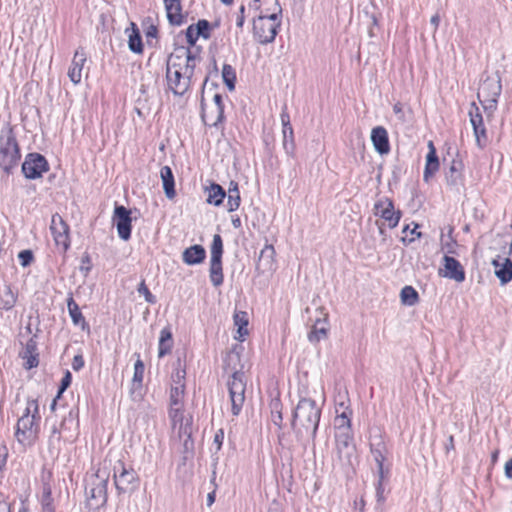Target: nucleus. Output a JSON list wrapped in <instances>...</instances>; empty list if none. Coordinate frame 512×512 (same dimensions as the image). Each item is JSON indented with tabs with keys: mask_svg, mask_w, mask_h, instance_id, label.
<instances>
[{
	"mask_svg": "<svg viewBox=\"0 0 512 512\" xmlns=\"http://www.w3.org/2000/svg\"><path fill=\"white\" fill-rule=\"evenodd\" d=\"M372 454L374 456V459L377 463V467H378V475L381 474V478H384V466H383V463H384V460H385V457L384 455L382 454V452L379 450V449H376V450H372Z\"/></svg>",
	"mask_w": 512,
	"mask_h": 512,
	"instance_id": "nucleus-51",
	"label": "nucleus"
},
{
	"mask_svg": "<svg viewBox=\"0 0 512 512\" xmlns=\"http://www.w3.org/2000/svg\"><path fill=\"white\" fill-rule=\"evenodd\" d=\"M129 49L134 53H142L143 51V44L142 39L139 34L138 30H133L132 33L129 35V41H128Z\"/></svg>",
	"mask_w": 512,
	"mask_h": 512,
	"instance_id": "nucleus-43",
	"label": "nucleus"
},
{
	"mask_svg": "<svg viewBox=\"0 0 512 512\" xmlns=\"http://www.w3.org/2000/svg\"><path fill=\"white\" fill-rule=\"evenodd\" d=\"M463 164L461 160L453 159L448 171L445 173L446 182L450 186H456L460 183L462 177Z\"/></svg>",
	"mask_w": 512,
	"mask_h": 512,
	"instance_id": "nucleus-29",
	"label": "nucleus"
},
{
	"mask_svg": "<svg viewBox=\"0 0 512 512\" xmlns=\"http://www.w3.org/2000/svg\"><path fill=\"white\" fill-rule=\"evenodd\" d=\"M393 111H394L395 115L397 116V118L401 122H405L406 121L405 114H404V111H403V106H402L401 103L398 102V103L394 104Z\"/></svg>",
	"mask_w": 512,
	"mask_h": 512,
	"instance_id": "nucleus-59",
	"label": "nucleus"
},
{
	"mask_svg": "<svg viewBox=\"0 0 512 512\" xmlns=\"http://www.w3.org/2000/svg\"><path fill=\"white\" fill-rule=\"evenodd\" d=\"M50 231L55 245L66 252L70 247V230L68 224L58 213L52 215Z\"/></svg>",
	"mask_w": 512,
	"mask_h": 512,
	"instance_id": "nucleus-9",
	"label": "nucleus"
},
{
	"mask_svg": "<svg viewBox=\"0 0 512 512\" xmlns=\"http://www.w3.org/2000/svg\"><path fill=\"white\" fill-rule=\"evenodd\" d=\"M494 273L502 284L512 280V261L509 258H498L492 261Z\"/></svg>",
	"mask_w": 512,
	"mask_h": 512,
	"instance_id": "nucleus-20",
	"label": "nucleus"
},
{
	"mask_svg": "<svg viewBox=\"0 0 512 512\" xmlns=\"http://www.w3.org/2000/svg\"><path fill=\"white\" fill-rule=\"evenodd\" d=\"M224 439V432L222 429L218 430L214 436V443L216 444L217 450L221 449L222 443Z\"/></svg>",
	"mask_w": 512,
	"mask_h": 512,
	"instance_id": "nucleus-60",
	"label": "nucleus"
},
{
	"mask_svg": "<svg viewBox=\"0 0 512 512\" xmlns=\"http://www.w3.org/2000/svg\"><path fill=\"white\" fill-rule=\"evenodd\" d=\"M8 455H9L8 448L5 445H1L0 446V472L3 471V469L6 466Z\"/></svg>",
	"mask_w": 512,
	"mask_h": 512,
	"instance_id": "nucleus-56",
	"label": "nucleus"
},
{
	"mask_svg": "<svg viewBox=\"0 0 512 512\" xmlns=\"http://www.w3.org/2000/svg\"><path fill=\"white\" fill-rule=\"evenodd\" d=\"M18 299V293L14 291L10 284L4 283L0 286V309L11 310Z\"/></svg>",
	"mask_w": 512,
	"mask_h": 512,
	"instance_id": "nucleus-25",
	"label": "nucleus"
},
{
	"mask_svg": "<svg viewBox=\"0 0 512 512\" xmlns=\"http://www.w3.org/2000/svg\"><path fill=\"white\" fill-rule=\"evenodd\" d=\"M278 404H275L274 406V410L272 411V415H271V418H272V422L278 426L279 428L282 427V422H283V416H282V413L280 410H278Z\"/></svg>",
	"mask_w": 512,
	"mask_h": 512,
	"instance_id": "nucleus-55",
	"label": "nucleus"
},
{
	"mask_svg": "<svg viewBox=\"0 0 512 512\" xmlns=\"http://www.w3.org/2000/svg\"><path fill=\"white\" fill-rule=\"evenodd\" d=\"M222 78L229 89V91H233L235 89V82H236V72L235 69L229 65L224 64L222 68Z\"/></svg>",
	"mask_w": 512,
	"mask_h": 512,
	"instance_id": "nucleus-40",
	"label": "nucleus"
},
{
	"mask_svg": "<svg viewBox=\"0 0 512 512\" xmlns=\"http://www.w3.org/2000/svg\"><path fill=\"white\" fill-rule=\"evenodd\" d=\"M336 448L338 457L341 461H345L347 463L351 462V457L354 454L355 446L353 444L352 433L349 431L346 432H336Z\"/></svg>",
	"mask_w": 512,
	"mask_h": 512,
	"instance_id": "nucleus-15",
	"label": "nucleus"
},
{
	"mask_svg": "<svg viewBox=\"0 0 512 512\" xmlns=\"http://www.w3.org/2000/svg\"><path fill=\"white\" fill-rule=\"evenodd\" d=\"M48 169L47 160L39 153L28 154L22 164V172L27 179H38Z\"/></svg>",
	"mask_w": 512,
	"mask_h": 512,
	"instance_id": "nucleus-10",
	"label": "nucleus"
},
{
	"mask_svg": "<svg viewBox=\"0 0 512 512\" xmlns=\"http://www.w3.org/2000/svg\"><path fill=\"white\" fill-rule=\"evenodd\" d=\"M401 303L406 306H414L419 302V294L412 286H405L400 292Z\"/></svg>",
	"mask_w": 512,
	"mask_h": 512,
	"instance_id": "nucleus-38",
	"label": "nucleus"
},
{
	"mask_svg": "<svg viewBox=\"0 0 512 512\" xmlns=\"http://www.w3.org/2000/svg\"><path fill=\"white\" fill-rule=\"evenodd\" d=\"M39 405L37 400L29 399L23 415L18 419L15 437L20 444L31 445L39 431Z\"/></svg>",
	"mask_w": 512,
	"mask_h": 512,
	"instance_id": "nucleus-3",
	"label": "nucleus"
},
{
	"mask_svg": "<svg viewBox=\"0 0 512 512\" xmlns=\"http://www.w3.org/2000/svg\"><path fill=\"white\" fill-rule=\"evenodd\" d=\"M351 410H342L340 414H337L334 419V425L337 432H351Z\"/></svg>",
	"mask_w": 512,
	"mask_h": 512,
	"instance_id": "nucleus-35",
	"label": "nucleus"
},
{
	"mask_svg": "<svg viewBox=\"0 0 512 512\" xmlns=\"http://www.w3.org/2000/svg\"><path fill=\"white\" fill-rule=\"evenodd\" d=\"M215 104V118H211L207 112L202 113V119L205 124L210 126H217L218 123L222 122L224 118V106L222 97L219 94H215L213 98Z\"/></svg>",
	"mask_w": 512,
	"mask_h": 512,
	"instance_id": "nucleus-26",
	"label": "nucleus"
},
{
	"mask_svg": "<svg viewBox=\"0 0 512 512\" xmlns=\"http://www.w3.org/2000/svg\"><path fill=\"white\" fill-rule=\"evenodd\" d=\"M275 249L273 245L266 244L261 250L258 260V269L263 268V271H271L274 269Z\"/></svg>",
	"mask_w": 512,
	"mask_h": 512,
	"instance_id": "nucleus-27",
	"label": "nucleus"
},
{
	"mask_svg": "<svg viewBox=\"0 0 512 512\" xmlns=\"http://www.w3.org/2000/svg\"><path fill=\"white\" fill-rule=\"evenodd\" d=\"M281 8L271 15H259L253 20V35L262 45L272 43L281 26Z\"/></svg>",
	"mask_w": 512,
	"mask_h": 512,
	"instance_id": "nucleus-5",
	"label": "nucleus"
},
{
	"mask_svg": "<svg viewBox=\"0 0 512 512\" xmlns=\"http://www.w3.org/2000/svg\"><path fill=\"white\" fill-rule=\"evenodd\" d=\"M418 224H415L414 228L412 230L409 229V225H406L404 228H403V233L406 234L408 231L410 232V235L411 237L407 239V236H403L401 238L402 242L404 243H411L413 242L416 238H420L421 237V232L418 231Z\"/></svg>",
	"mask_w": 512,
	"mask_h": 512,
	"instance_id": "nucleus-48",
	"label": "nucleus"
},
{
	"mask_svg": "<svg viewBox=\"0 0 512 512\" xmlns=\"http://www.w3.org/2000/svg\"><path fill=\"white\" fill-rule=\"evenodd\" d=\"M444 276L453 279L456 282H463L465 280V271L458 260L453 257H444Z\"/></svg>",
	"mask_w": 512,
	"mask_h": 512,
	"instance_id": "nucleus-22",
	"label": "nucleus"
},
{
	"mask_svg": "<svg viewBox=\"0 0 512 512\" xmlns=\"http://www.w3.org/2000/svg\"><path fill=\"white\" fill-rule=\"evenodd\" d=\"M113 222L116 225L118 236L124 241L129 240L132 229L131 211L122 205L115 206Z\"/></svg>",
	"mask_w": 512,
	"mask_h": 512,
	"instance_id": "nucleus-14",
	"label": "nucleus"
},
{
	"mask_svg": "<svg viewBox=\"0 0 512 512\" xmlns=\"http://www.w3.org/2000/svg\"><path fill=\"white\" fill-rule=\"evenodd\" d=\"M206 192H207V200H206L207 203L214 205V206L221 205L226 196V192L222 188V186H220L219 184H216V183H212L209 187H207Z\"/></svg>",
	"mask_w": 512,
	"mask_h": 512,
	"instance_id": "nucleus-30",
	"label": "nucleus"
},
{
	"mask_svg": "<svg viewBox=\"0 0 512 512\" xmlns=\"http://www.w3.org/2000/svg\"><path fill=\"white\" fill-rule=\"evenodd\" d=\"M42 512H55L54 500L52 498L51 487L48 483H44L40 498Z\"/></svg>",
	"mask_w": 512,
	"mask_h": 512,
	"instance_id": "nucleus-36",
	"label": "nucleus"
},
{
	"mask_svg": "<svg viewBox=\"0 0 512 512\" xmlns=\"http://www.w3.org/2000/svg\"><path fill=\"white\" fill-rule=\"evenodd\" d=\"M374 215L381 217L389 228H395L401 218V211L395 210L393 201L387 197L377 200L374 204Z\"/></svg>",
	"mask_w": 512,
	"mask_h": 512,
	"instance_id": "nucleus-11",
	"label": "nucleus"
},
{
	"mask_svg": "<svg viewBox=\"0 0 512 512\" xmlns=\"http://www.w3.org/2000/svg\"><path fill=\"white\" fill-rule=\"evenodd\" d=\"M232 376L227 382L229 395L231 399V411L234 416L239 415L241 412L242 406L245 401V390H246V383L244 380V373L237 371V370H231Z\"/></svg>",
	"mask_w": 512,
	"mask_h": 512,
	"instance_id": "nucleus-7",
	"label": "nucleus"
},
{
	"mask_svg": "<svg viewBox=\"0 0 512 512\" xmlns=\"http://www.w3.org/2000/svg\"><path fill=\"white\" fill-rule=\"evenodd\" d=\"M209 276H210L211 283L215 287H218L223 284L224 276H223L222 260L210 259Z\"/></svg>",
	"mask_w": 512,
	"mask_h": 512,
	"instance_id": "nucleus-32",
	"label": "nucleus"
},
{
	"mask_svg": "<svg viewBox=\"0 0 512 512\" xmlns=\"http://www.w3.org/2000/svg\"><path fill=\"white\" fill-rule=\"evenodd\" d=\"M283 134V148L289 156H294L295 142L293 127L290 122V115L287 111V106L284 105L280 114Z\"/></svg>",
	"mask_w": 512,
	"mask_h": 512,
	"instance_id": "nucleus-16",
	"label": "nucleus"
},
{
	"mask_svg": "<svg viewBox=\"0 0 512 512\" xmlns=\"http://www.w3.org/2000/svg\"><path fill=\"white\" fill-rule=\"evenodd\" d=\"M184 391L185 384L175 385L170 390L169 407H182L184 406Z\"/></svg>",
	"mask_w": 512,
	"mask_h": 512,
	"instance_id": "nucleus-37",
	"label": "nucleus"
},
{
	"mask_svg": "<svg viewBox=\"0 0 512 512\" xmlns=\"http://www.w3.org/2000/svg\"><path fill=\"white\" fill-rule=\"evenodd\" d=\"M0 512H11L10 503L0 495Z\"/></svg>",
	"mask_w": 512,
	"mask_h": 512,
	"instance_id": "nucleus-64",
	"label": "nucleus"
},
{
	"mask_svg": "<svg viewBox=\"0 0 512 512\" xmlns=\"http://www.w3.org/2000/svg\"><path fill=\"white\" fill-rule=\"evenodd\" d=\"M211 258L210 259H219L222 260L223 255V241L219 234H215L213 236L212 244H211Z\"/></svg>",
	"mask_w": 512,
	"mask_h": 512,
	"instance_id": "nucleus-42",
	"label": "nucleus"
},
{
	"mask_svg": "<svg viewBox=\"0 0 512 512\" xmlns=\"http://www.w3.org/2000/svg\"><path fill=\"white\" fill-rule=\"evenodd\" d=\"M144 376V364L138 359L134 364L133 382L141 384Z\"/></svg>",
	"mask_w": 512,
	"mask_h": 512,
	"instance_id": "nucleus-49",
	"label": "nucleus"
},
{
	"mask_svg": "<svg viewBox=\"0 0 512 512\" xmlns=\"http://www.w3.org/2000/svg\"><path fill=\"white\" fill-rule=\"evenodd\" d=\"M206 258V251L202 245L195 244L186 248L182 253V260L187 265H197Z\"/></svg>",
	"mask_w": 512,
	"mask_h": 512,
	"instance_id": "nucleus-24",
	"label": "nucleus"
},
{
	"mask_svg": "<svg viewBox=\"0 0 512 512\" xmlns=\"http://www.w3.org/2000/svg\"><path fill=\"white\" fill-rule=\"evenodd\" d=\"M479 102L482 104L483 109L486 112V117L489 120V118L493 116L494 112L497 109L498 99H493V98L484 99V98H482V100H479Z\"/></svg>",
	"mask_w": 512,
	"mask_h": 512,
	"instance_id": "nucleus-45",
	"label": "nucleus"
},
{
	"mask_svg": "<svg viewBox=\"0 0 512 512\" xmlns=\"http://www.w3.org/2000/svg\"><path fill=\"white\" fill-rule=\"evenodd\" d=\"M319 321L313 326V329L308 334V339L311 342H318L321 339L325 338L327 335V328L325 326L319 327Z\"/></svg>",
	"mask_w": 512,
	"mask_h": 512,
	"instance_id": "nucleus-44",
	"label": "nucleus"
},
{
	"mask_svg": "<svg viewBox=\"0 0 512 512\" xmlns=\"http://www.w3.org/2000/svg\"><path fill=\"white\" fill-rule=\"evenodd\" d=\"M173 347V339L170 328H163L160 332L158 356L161 358L170 353Z\"/></svg>",
	"mask_w": 512,
	"mask_h": 512,
	"instance_id": "nucleus-31",
	"label": "nucleus"
},
{
	"mask_svg": "<svg viewBox=\"0 0 512 512\" xmlns=\"http://www.w3.org/2000/svg\"><path fill=\"white\" fill-rule=\"evenodd\" d=\"M67 307L70 314V317L75 325L85 324V319L79 309L78 304L74 301L72 297H70L67 301Z\"/></svg>",
	"mask_w": 512,
	"mask_h": 512,
	"instance_id": "nucleus-41",
	"label": "nucleus"
},
{
	"mask_svg": "<svg viewBox=\"0 0 512 512\" xmlns=\"http://www.w3.org/2000/svg\"><path fill=\"white\" fill-rule=\"evenodd\" d=\"M241 198L240 192L238 189V184L234 181L230 182L228 189V197H227V206L228 211L233 212L237 210L240 206Z\"/></svg>",
	"mask_w": 512,
	"mask_h": 512,
	"instance_id": "nucleus-34",
	"label": "nucleus"
},
{
	"mask_svg": "<svg viewBox=\"0 0 512 512\" xmlns=\"http://www.w3.org/2000/svg\"><path fill=\"white\" fill-rule=\"evenodd\" d=\"M20 357L25 360L24 367L32 369L39 364L37 342L34 337H31L25 344L23 350L19 353Z\"/></svg>",
	"mask_w": 512,
	"mask_h": 512,
	"instance_id": "nucleus-19",
	"label": "nucleus"
},
{
	"mask_svg": "<svg viewBox=\"0 0 512 512\" xmlns=\"http://www.w3.org/2000/svg\"><path fill=\"white\" fill-rule=\"evenodd\" d=\"M199 58L189 49L180 48L171 53L166 64V80L174 95H184L191 84Z\"/></svg>",
	"mask_w": 512,
	"mask_h": 512,
	"instance_id": "nucleus-1",
	"label": "nucleus"
},
{
	"mask_svg": "<svg viewBox=\"0 0 512 512\" xmlns=\"http://www.w3.org/2000/svg\"><path fill=\"white\" fill-rule=\"evenodd\" d=\"M168 416L171 422V427L177 432L178 436L190 437L191 435V418L184 415V406L182 407H169Z\"/></svg>",
	"mask_w": 512,
	"mask_h": 512,
	"instance_id": "nucleus-13",
	"label": "nucleus"
},
{
	"mask_svg": "<svg viewBox=\"0 0 512 512\" xmlns=\"http://www.w3.org/2000/svg\"><path fill=\"white\" fill-rule=\"evenodd\" d=\"M81 271H85V274H87L90 269H91V260H90V257L88 255L84 256L81 260Z\"/></svg>",
	"mask_w": 512,
	"mask_h": 512,
	"instance_id": "nucleus-61",
	"label": "nucleus"
},
{
	"mask_svg": "<svg viewBox=\"0 0 512 512\" xmlns=\"http://www.w3.org/2000/svg\"><path fill=\"white\" fill-rule=\"evenodd\" d=\"M234 325L237 327V333L238 337L237 339L243 340L245 336L248 335V323H249V317L248 313L245 311H238L235 312L233 316Z\"/></svg>",
	"mask_w": 512,
	"mask_h": 512,
	"instance_id": "nucleus-33",
	"label": "nucleus"
},
{
	"mask_svg": "<svg viewBox=\"0 0 512 512\" xmlns=\"http://www.w3.org/2000/svg\"><path fill=\"white\" fill-rule=\"evenodd\" d=\"M245 22V6L241 5L239 8V12L236 15V25L239 28H242Z\"/></svg>",
	"mask_w": 512,
	"mask_h": 512,
	"instance_id": "nucleus-58",
	"label": "nucleus"
},
{
	"mask_svg": "<svg viewBox=\"0 0 512 512\" xmlns=\"http://www.w3.org/2000/svg\"><path fill=\"white\" fill-rule=\"evenodd\" d=\"M470 123L473 128L476 145L479 149H484L488 145V135L483 122V116L479 107L473 102L469 109Z\"/></svg>",
	"mask_w": 512,
	"mask_h": 512,
	"instance_id": "nucleus-12",
	"label": "nucleus"
},
{
	"mask_svg": "<svg viewBox=\"0 0 512 512\" xmlns=\"http://www.w3.org/2000/svg\"><path fill=\"white\" fill-rule=\"evenodd\" d=\"M371 141L378 153L387 154L390 151L388 133L384 127L377 126L372 129Z\"/></svg>",
	"mask_w": 512,
	"mask_h": 512,
	"instance_id": "nucleus-21",
	"label": "nucleus"
},
{
	"mask_svg": "<svg viewBox=\"0 0 512 512\" xmlns=\"http://www.w3.org/2000/svg\"><path fill=\"white\" fill-rule=\"evenodd\" d=\"M321 417V408L310 398H301L294 410L292 428L299 439H314Z\"/></svg>",
	"mask_w": 512,
	"mask_h": 512,
	"instance_id": "nucleus-2",
	"label": "nucleus"
},
{
	"mask_svg": "<svg viewBox=\"0 0 512 512\" xmlns=\"http://www.w3.org/2000/svg\"><path fill=\"white\" fill-rule=\"evenodd\" d=\"M194 26L200 37H203L204 39L210 38V23L207 20H199L196 24H194Z\"/></svg>",
	"mask_w": 512,
	"mask_h": 512,
	"instance_id": "nucleus-47",
	"label": "nucleus"
},
{
	"mask_svg": "<svg viewBox=\"0 0 512 512\" xmlns=\"http://www.w3.org/2000/svg\"><path fill=\"white\" fill-rule=\"evenodd\" d=\"M429 152L426 156V164L423 173V179L428 182L439 169V160L436 154V148L432 141L428 143Z\"/></svg>",
	"mask_w": 512,
	"mask_h": 512,
	"instance_id": "nucleus-23",
	"label": "nucleus"
},
{
	"mask_svg": "<svg viewBox=\"0 0 512 512\" xmlns=\"http://www.w3.org/2000/svg\"><path fill=\"white\" fill-rule=\"evenodd\" d=\"M160 177L162 179L163 189L168 199H173L176 195L174 176L169 166H163L160 170Z\"/></svg>",
	"mask_w": 512,
	"mask_h": 512,
	"instance_id": "nucleus-28",
	"label": "nucleus"
},
{
	"mask_svg": "<svg viewBox=\"0 0 512 512\" xmlns=\"http://www.w3.org/2000/svg\"><path fill=\"white\" fill-rule=\"evenodd\" d=\"M87 61L86 53L83 48H79L75 51L72 63L68 69V77L73 84H79L82 79L83 66Z\"/></svg>",
	"mask_w": 512,
	"mask_h": 512,
	"instance_id": "nucleus-18",
	"label": "nucleus"
},
{
	"mask_svg": "<svg viewBox=\"0 0 512 512\" xmlns=\"http://www.w3.org/2000/svg\"><path fill=\"white\" fill-rule=\"evenodd\" d=\"M138 293L143 295L145 300L148 302V303H155L156 299H155V296L150 292V290L148 289V287L146 286L145 282L142 281L138 287Z\"/></svg>",
	"mask_w": 512,
	"mask_h": 512,
	"instance_id": "nucleus-52",
	"label": "nucleus"
},
{
	"mask_svg": "<svg viewBox=\"0 0 512 512\" xmlns=\"http://www.w3.org/2000/svg\"><path fill=\"white\" fill-rule=\"evenodd\" d=\"M20 149L10 126L1 130L0 134V168L10 172L20 161Z\"/></svg>",
	"mask_w": 512,
	"mask_h": 512,
	"instance_id": "nucleus-4",
	"label": "nucleus"
},
{
	"mask_svg": "<svg viewBox=\"0 0 512 512\" xmlns=\"http://www.w3.org/2000/svg\"><path fill=\"white\" fill-rule=\"evenodd\" d=\"M199 37H200V35L197 33V30H196L194 24L190 25L186 30L187 42L191 46H193V45H195V43Z\"/></svg>",
	"mask_w": 512,
	"mask_h": 512,
	"instance_id": "nucleus-53",
	"label": "nucleus"
},
{
	"mask_svg": "<svg viewBox=\"0 0 512 512\" xmlns=\"http://www.w3.org/2000/svg\"><path fill=\"white\" fill-rule=\"evenodd\" d=\"M71 426H73L74 428H76V426H77V421L75 420L72 410L69 411L68 417L65 416L59 424V429H61V434L66 433L68 430H70Z\"/></svg>",
	"mask_w": 512,
	"mask_h": 512,
	"instance_id": "nucleus-46",
	"label": "nucleus"
},
{
	"mask_svg": "<svg viewBox=\"0 0 512 512\" xmlns=\"http://www.w3.org/2000/svg\"><path fill=\"white\" fill-rule=\"evenodd\" d=\"M114 482L119 493H126L137 488L139 477L133 468H128L119 461L114 466Z\"/></svg>",
	"mask_w": 512,
	"mask_h": 512,
	"instance_id": "nucleus-8",
	"label": "nucleus"
},
{
	"mask_svg": "<svg viewBox=\"0 0 512 512\" xmlns=\"http://www.w3.org/2000/svg\"><path fill=\"white\" fill-rule=\"evenodd\" d=\"M501 91H502V86H501L500 78L498 76H496V77L488 76L482 81V83L478 89L477 98H478V100H482V98L498 99L501 94Z\"/></svg>",
	"mask_w": 512,
	"mask_h": 512,
	"instance_id": "nucleus-17",
	"label": "nucleus"
},
{
	"mask_svg": "<svg viewBox=\"0 0 512 512\" xmlns=\"http://www.w3.org/2000/svg\"><path fill=\"white\" fill-rule=\"evenodd\" d=\"M84 366V360L82 356L77 355L73 358L72 367L74 370H80Z\"/></svg>",
	"mask_w": 512,
	"mask_h": 512,
	"instance_id": "nucleus-62",
	"label": "nucleus"
},
{
	"mask_svg": "<svg viewBox=\"0 0 512 512\" xmlns=\"http://www.w3.org/2000/svg\"><path fill=\"white\" fill-rule=\"evenodd\" d=\"M185 377V371L184 370H176L175 374L173 375V380L176 383V385H180V383H184L183 379Z\"/></svg>",
	"mask_w": 512,
	"mask_h": 512,
	"instance_id": "nucleus-63",
	"label": "nucleus"
},
{
	"mask_svg": "<svg viewBox=\"0 0 512 512\" xmlns=\"http://www.w3.org/2000/svg\"><path fill=\"white\" fill-rule=\"evenodd\" d=\"M71 381H72L71 373L69 371H67L61 380V385L59 387L57 398L60 397V395L70 386Z\"/></svg>",
	"mask_w": 512,
	"mask_h": 512,
	"instance_id": "nucleus-54",
	"label": "nucleus"
},
{
	"mask_svg": "<svg viewBox=\"0 0 512 512\" xmlns=\"http://www.w3.org/2000/svg\"><path fill=\"white\" fill-rule=\"evenodd\" d=\"M378 482H377V486H376V496H377V499L379 502H382L384 500V496H383V493H384V488H383V480L384 478H381V474L378 475Z\"/></svg>",
	"mask_w": 512,
	"mask_h": 512,
	"instance_id": "nucleus-57",
	"label": "nucleus"
},
{
	"mask_svg": "<svg viewBox=\"0 0 512 512\" xmlns=\"http://www.w3.org/2000/svg\"><path fill=\"white\" fill-rule=\"evenodd\" d=\"M19 261L23 267L29 266L33 260L34 256L31 250H22L18 254Z\"/></svg>",
	"mask_w": 512,
	"mask_h": 512,
	"instance_id": "nucleus-50",
	"label": "nucleus"
},
{
	"mask_svg": "<svg viewBox=\"0 0 512 512\" xmlns=\"http://www.w3.org/2000/svg\"><path fill=\"white\" fill-rule=\"evenodd\" d=\"M107 476H100L98 473L91 476L86 487L87 505L90 509H99L107 502Z\"/></svg>",
	"mask_w": 512,
	"mask_h": 512,
	"instance_id": "nucleus-6",
	"label": "nucleus"
},
{
	"mask_svg": "<svg viewBox=\"0 0 512 512\" xmlns=\"http://www.w3.org/2000/svg\"><path fill=\"white\" fill-rule=\"evenodd\" d=\"M168 20L173 25H181L183 22V16L181 14V3H173L165 6Z\"/></svg>",
	"mask_w": 512,
	"mask_h": 512,
	"instance_id": "nucleus-39",
	"label": "nucleus"
}]
</instances>
